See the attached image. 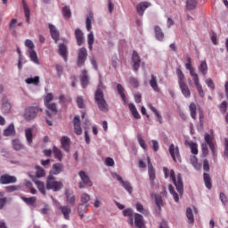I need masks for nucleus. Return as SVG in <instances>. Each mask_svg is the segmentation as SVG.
<instances>
[{
  "instance_id": "nucleus-14",
  "label": "nucleus",
  "mask_w": 228,
  "mask_h": 228,
  "mask_svg": "<svg viewBox=\"0 0 228 228\" xmlns=\"http://www.w3.org/2000/svg\"><path fill=\"white\" fill-rule=\"evenodd\" d=\"M59 209L63 215V218L65 220H70V214L72 213V208L69 205L61 206Z\"/></svg>"
},
{
  "instance_id": "nucleus-39",
  "label": "nucleus",
  "mask_w": 228,
  "mask_h": 228,
  "mask_svg": "<svg viewBox=\"0 0 228 228\" xmlns=\"http://www.w3.org/2000/svg\"><path fill=\"white\" fill-rule=\"evenodd\" d=\"M149 108L154 113V115L157 118L159 124H163V119L161 118V114H159V111H158V110H156V107L152 106V104H149Z\"/></svg>"
},
{
  "instance_id": "nucleus-9",
  "label": "nucleus",
  "mask_w": 228,
  "mask_h": 228,
  "mask_svg": "<svg viewBox=\"0 0 228 228\" xmlns=\"http://www.w3.org/2000/svg\"><path fill=\"white\" fill-rule=\"evenodd\" d=\"M148 161V175L151 181V188H154V180L156 179V170H154V166L151 163V158L147 157Z\"/></svg>"
},
{
  "instance_id": "nucleus-64",
  "label": "nucleus",
  "mask_w": 228,
  "mask_h": 228,
  "mask_svg": "<svg viewBox=\"0 0 228 228\" xmlns=\"http://www.w3.org/2000/svg\"><path fill=\"white\" fill-rule=\"evenodd\" d=\"M224 154L226 158H228V138L224 139Z\"/></svg>"
},
{
  "instance_id": "nucleus-32",
  "label": "nucleus",
  "mask_w": 228,
  "mask_h": 228,
  "mask_svg": "<svg viewBox=\"0 0 228 228\" xmlns=\"http://www.w3.org/2000/svg\"><path fill=\"white\" fill-rule=\"evenodd\" d=\"M21 3H22L25 17H26V22H28V24H29V17L31 15V11H29V7L28 6V3H26L25 0H22Z\"/></svg>"
},
{
  "instance_id": "nucleus-60",
  "label": "nucleus",
  "mask_w": 228,
  "mask_h": 228,
  "mask_svg": "<svg viewBox=\"0 0 228 228\" xmlns=\"http://www.w3.org/2000/svg\"><path fill=\"white\" fill-rule=\"evenodd\" d=\"M25 45L29 49V51L35 50V44H33V41H31L30 39L25 40Z\"/></svg>"
},
{
  "instance_id": "nucleus-61",
  "label": "nucleus",
  "mask_w": 228,
  "mask_h": 228,
  "mask_svg": "<svg viewBox=\"0 0 228 228\" xmlns=\"http://www.w3.org/2000/svg\"><path fill=\"white\" fill-rule=\"evenodd\" d=\"M77 104L80 110H83V108H85V101L83 100V97L78 96L77 98Z\"/></svg>"
},
{
  "instance_id": "nucleus-31",
  "label": "nucleus",
  "mask_w": 228,
  "mask_h": 228,
  "mask_svg": "<svg viewBox=\"0 0 228 228\" xmlns=\"http://www.w3.org/2000/svg\"><path fill=\"white\" fill-rule=\"evenodd\" d=\"M90 208V205L79 204L77 207V213L81 219L85 218V213Z\"/></svg>"
},
{
  "instance_id": "nucleus-40",
  "label": "nucleus",
  "mask_w": 228,
  "mask_h": 228,
  "mask_svg": "<svg viewBox=\"0 0 228 228\" xmlns=\"http://www.w3.org/2000/svg\"><path fill=\"white\" fill-rule=\"evenodd\" d=\"M188 145L191 149V154H194V156H197L199 154V145L197 142H188Z\"/></svg>"
},
{
  "instance_id": "nucleus-35",
  "label": "nucleus",
  "mask_w": 228,
  "mask_h": 228,
  "mask_svg": "<svg viewBox=\"0 0 228 228\" xmlns=\"http://www.w3.org/2000/svg\"><path fill=\"white\" fill-rule=\"evenodd\" d=\"M55 159L61 161L63 159V153H61V150L58 149V147L53 146L52 151Z\"/></svg>"
},
{
  "instance_id": "nucleus-19",
  "label": "nucleus",
  "mask_w": 228,
  "mask_h": 228,
  "mask_svg": "<svg viewBox=\"0 0 228 228\" xmlns=\"http://www.w3.org/2000/svg\"><path fill=\"white\" fill-rule=\"evenodd\" d=\"M21 200L27 204V206H29L30 208H37V197L32 196L30 198H27L24 196H20Z\"/></svg>"
},
{
  "instance_id": "nucleus-63",
  "label": "nucleus",
  "mask_w": 228,
  "mask_h": 228,
  "mask_svg": "<svg viewBox=\"0 0 228 228\" xmlns=\"http://www.w3.org/2000/svg\"><path fill=\"white\" fill-rule=\"evenodd\" d=\"M51 101H53V94L48 93L45 97V105L51 104Z\"/></svg>"
},
{
  "instance_id": "nucleus-42",
  "label": "nucleus",
  "mask_w": 228,
  "mask_h": 228,
  "mask_svg": "<svg viewBox=\"0 0 228 228\" xmlns=\"http://www.w3.org/2000/svg\"><path fill=\"white\" fill-rule=\"evenodd\" d=\"M199 70L203 76H206V74H208V62H206V61H200Z\"/></svg>"
},
{
  "instance_id": "nucleus-16",
  "label": "nucleus",
  "mask_w": 228,
  "mask_h": 228,
  "mask_svg": "<svg viewBox=\"0 0 228 228\" xmlns=\"http://www.w3.org/2000/svg\"><path fill=\"white\" fill-rule=\"evenodd\" d=\"M10 111H12V103H10L6 98H4L2 100V113L4 115H8Z\"/></svg>"
},
{
  "instance_id": "nucleus-22",
  "label": "nucleus",
  "mask_w": 228,
  "mask_h": 228,
  "mask_svg": "<svg viewBox=\"0 0 228 228\" xmlns=\"http://www.w3.org/2000/svg\"><path fill=\"white\" fill-rule=\"evenodd\" d=\"M134 225L136 228H145V223L143 222V216L140 214L134 215Z\"/></svg>"
},
{
  "instance_id": "nucleus-23",
  "label": "nucleus",
  "mask_w": 228,
  "mask_h": 228,
  "mask_svg": "<svg viewBox=\"0 0 228 228\" xmlns=\"http://www.w3.org/2000/svg\"><path fill=\"white\" fill-rule=\"evenodd\" d=\"M62 171H63L62 164L55 163L52 167L50 175H58L59 174H61Z\"/></svg>"
},
{
  "instance_id": "nucleus-49",
  "label": "nucleus",
  "mask_w": 228,
  "mask_h": 228,
  "mask_svg": "<svg viewBox=\"0 0 228 228\" xmlns=\"http://www.w3.org/2000/svg\"><path fill=\"white\" fill-rule=\"evenodd\" d=\"M62 15L64 19H70V17H72V12H70L69 6H64L62 8Z\"/></svg>"
},
{
  "instance_id": "nucleus-4",
  "label": "nucleus",
  "mask_w": 228,
  "mask_h": 228,
  "mask_svg": "<svg viewBox=\"0 0 228 228\" xmlns=\"http://www.w3.org/2000/svg\"><path fill=\"white\" fill-rule=\"evenodd\" d=\"M46 189L53 190V191H60L63 189V183L56 181V177L49 175L46 179Z\"/></svg>"
},
{
  "instance_id": "nucleus-2",
  "label": "nucleus",
  "mask_w": 228,
  "mask_h": 228,
  "mask_svg": "<svg viewBox=\"0 0 228 228\" xmlns=\"http://www.w3.org/2000/svg\"><path fill=\"white\" fill-rule=\"evenodd\" d=\"M170 179L173 181L179 195H183V191H184V185L183 183V175L178 174L175 177V172L174 169L170 170Z\"/></svg>"
},
{
  "instance_id": "nucleus-28",
  "label": "nucleus",
  "mask_w": 228,
  "mask_h": 228,
  "mask_svg": "<svg viewBox=\"0 0 228 228\" xmlns=\"http://www.w3.org/2000/svg\"><path fill=\"white\" fill-rule=\"evenodd\" d=\"M179 86H180L181 92H182L183 96H185L187 98L191 97V92L190 91V87H188L186 83L180 84Z\"/></svg>"
},
{
  "instance_id": "nucleus-55",
  "label": "nucleus",
  "mask_w": 228,
  "mask_h": 228,
  "mask_svg": "<svg viewBox=\"0 0 228 228\" xmlns=\"http://www.w3.org/2000/svg\"><path fill=\"white\" fill-rule=\"evenodd\" d=\"M137 140L142 149H143V151H147V144L145 143V141L143 140V138H142V134H137Z\"/></svg>"
},
{
  "instance_id": "nucleus-58",
  "label": "nucleus",
  "mask_w": 228,
  "mask_h": 228,
  "mask_svg": "<svg viewBox=\"0 0 228 228\" xmlns=\"http://www.w3.org/2000/svg\"><path fill=\"white\" fill-rule=\"evenodd\" d=\"M92 20H94V16L93 15H89V16L86 17V26L87 31H90V29H92Z\"/></svg>"
},
{
  "instance_id": "nucleus-45",
  "label": "nucleus",
  "mask_w": 228,
  "mask_h": 228,
  "mask_svg": "<svg viewBox=\"0 0 228 228\" xmlns=\"http://www.w3.org/2000/svg\"><path fill=\"white\" fill-rule=\"evenodd\" d=\"M27 85H36L38 86L40 83V77H28L25 80Z\"/></svg>"
},
{
  "instance_id": "nucleus-37",
  "label": "nucleus",
  "mask_w": 228,
  "mask_h": 228,
  "mask_svg": "<svg viewBox=\"0 0 228 228\" xmlns=\"http://www.w3.org/2000/svg\"><path fill=\"white\" fill-rule=\"evenodd\" d=\"M154 31H155L156 38L161 42V40L165 38V34L163 33V30H161V28L159 26H155Z\"/></svg>"
},
{
  "instance_id": "nucleus-59",
  "label": "nucleus",
  "mask_w": 228,
  "mask_h": 228,
  "mask_svg": "<svg viewBox=\"0 0 228 228\" xmlns=\"http://www.w3.org/2000/svg\"><path fill=\"white\" fill-rule=\"evenodd\" d=\"M191 76L192 77L193 82L197 83L200 81L199 75L195 73V69L192 68V69H189Z\"/></svg>"
},
{
  "instance_id": "nucleus-10",
  "label": "nucleus",
  "mask_w": 228,
  "mask_h": 228,
  "mask_svg": "<svg viewBox=\"0 0 228 228\" xmlns=\"http://www.w3.org/2000/svg\"><path fill=\"white\" fill-rule=\"evenodd\" d=\"M13 183H17V177L13 175L4 174L0 176V184H13Z\"/></svg>"
},
{
  "instance_id": "nucleus-21",
  "label": "nucleus",
  "mask_w": 228,
  "mask_h": 228,
  "mask_svg": "<svg viewBox=\"0 0 228 228\" xmlns=\"http://www.w3.org/2000/svg\"><path fill=\"white\" fill-rule=\"evenodd\" d=\"M80 81L83 88H86V86L90 85V79L88 78V71H86V69L82 70Z\"/></svg>"
},
{
  "instance_id": "nucleus-30",
  "label": "nucleus",
  "mask_w": 228,
  "mask_h": 228,
  "mask_svg": "<svg viewBox=\"0 0 228 228\" xmlns=\"http://www.w3.org/2000/svg\"><path fill=\"white\" fill-rule=\"evenodd\" d=\"M25 138L28 145L33 144V128H26L25 129Z\"/></svg>"
},
{
  "instance_id": "nucleus-6",
  "label": "nucleus",
  "mask_w": 228,
  "mask_h": 228,
  "mask_svg": "<svg viewBox=\"0 0 228 228\" xmlns=\"http://www.w3.org/2000/svg\"><path fill=\"white\" fill-rule=\"evenodd\" d=\"M86 58H88V52L86 51V48H79L77 58V67H83V65H85V62L86 61Z\"/></svg>"
},
{
  "instance_id": "nucleus-11",
  "label": "nucleus",
  "mask_w": 228,
  "mask_h": 228,
  "mask_svg": "<svg viewBox=\"0 0 228 228\" xmlns=\"http://www.w3.org/2000/svg\"><path fill=\"white\" fill-rule=\"evenodd\" d=\"M73 126H74L75 134H77V136H80V134H83V128H81V119H79V116L74 117Z\"/></svg>"
},
{
  "instance_id": "nucleus-1",
  "label": "nucleus",
  "mask_w": 228,
  "mask_h": 228,
  "mask_svg": "<svg viewBox=\"0 0 228 228\" xmlns=\"http://www.w3.org/2000/svg\"><path fill=\"white\" fill-rule=\"evenodd\" d=\"M105 88L104 85H102V80H100L94 94V101L98 104L99 110L103 112L108 111V103L104 99V93L102 92Z\"/></svg>"
},
{
  "instance_id": "nucleus-44",
  "label": "nucleus",
  "mask_w": 228,
  "mask_h": 228,
  "mask_svg": "<svg viewBox=\"0 0 228 228\" xmlns=\"http://www.w3.org/2000/svg\"><path fill=\"white\" fill-rule=\"evenodd\" d=\"M168 191L169 193L173 195L175 202H179V194L175 192V189H174V186L172 184L168 185Z\"/></svg>"
},
{
  "instance_id": "nucleus-33",
  "label": "nucleus",
  "mask_w": 228,
  "mask_h": 228,
  "mask_svg": "<svg viewBox=\"0 0 228 228\" xmlns=\"http://www.w3.org/2000/svg\"><path fill=\"white\" fill-rule=\"evenodd\" d=\"M12 149L14 151H22V150H24V144H22V142H20V140H19V139H13L12 141Z\"/></svg>"
},
{
  "instance_id": "nucleus-26",
  "label": "nucleus",
  "mask_w": 228,
  "mask_h": 228,
  "mask_svg": "<svg viewBox=\"0 0 228 228\" xmlns=\"http://www.w3.org/2000/svg\"><path fill=\"white\" fill-rule=\"evenodd\" d=\"M59 53L63 58L64 61H67L69 51L67 50V45H65V44H61L59 45Z\"/></svg>"
},
{
  "instance_id": "nucleus-20",
  "label": "nucleus",
  "mask_w": 228,
  "mask_h": 228,
  "mask_svg": "<svg viewBox=\"0 0 228 228\" xmlns=\"http://www.w3.org/2000/svg\"><path fill=\"white\" fill-rule=\"evenodd\" d=\"M75 37L77 39V45L81 46L83 45V44H85V36L83 34V31H81V29L76 28Z\"/></svg>"
},
{
  "instance_id": "nucleus-43",
  "label": "nucleus",
  "mask_w": 228,
  "mask_h": 228,
  "mask_svg": "<svg viewBox=\"0 0 228 228\" xmlns=\"http://www.w3.org/2000/svg\"><path fill=\"white\" fill-rule=\"evenodd\" d=\"M189 110L191 111V117L195 120L197 118V105L193 102L190 104Z\"/></svg>"
},
{
  "instance_id": "nucleus-57",
  "label": "nucleus",
  "mask_w": 228,
  "mask_h": 228,
  "mask_svg": "<svg viewBox=\"0 0 228 228\" xmlns=\"http://www.w3.org/2000/svg\"><path fill=\"white\" fill-rule=\"evenodd\" d=\"M80 200L82 202L80 204H83L85 206V204H86L87 202H90V196L88 195V193L84 192L80 197Z\"/></svg>"
},
{
  "instance_id": "nucleus-27",
  "label": "nucleus",
  "mask_w": 228,
  "mask_h": 228,
  "mask_svg": "<svg viewBox=\"0 0 228 228\" xmlns=\"http://www.w3.org/2000/svg\"><path fill=\"white\" fill-rule=\"evenodd\" d=\"M150 86H151L154 92H159V87L158 86V77L155 75H151Z\"/></svg>"
},
{
  "instance_id": "nucleus-15",
  "label": "nucleus",
  "mask_w": 228,
  "mask_h": 228,
  "mask_svg": "<svg viewBox=\"0 0 228 228\" xmlns=\"http://www.w3.org/2000/svg\"><path fill=\"white\" fill-rule=\"evenodd\" d=\"M117 180L118 181V183H120L121 186H123V188L129 192V194L133 193V186L131 185V183H129L128 181H124V179H122L120 175L117 176Z\"/></svg>"
},
{
  "instance_id": "nucleus-5",
  "label": "nucleus",
  "mask_w": 228,
  "mask_h": 228,
  "mask_svg": "<svg viewBox=\"0 0 228 228\" xmlns=\"http://www.w3.org/2000/svg\"><path fill=\"white\" fill-rule=\"evenodd\" d=\"M211 134H205V142L206 144L208 145L212 155L214 156V158H216L217 156V151H216V141H215V135H213V131H211Z\"/></svg>"
},
{
  "instance_id": "nucleus-13",
  "label": "nucleus",
  "mask_w": 228,
  "mask_h": 228,
  "mask_svg": "<svg viewBox=\"0 0 228 228\" xmlns=\"http://www.w3.org/2000/svg\"><path fill=\"white\" fill-rule=\"evenodd\" d=\"M48 28L50 29V35L52 38L54 40L55 44H58V40H60V31L54 27L53 24H49Z\"/></svg>"
},
{
  "instance_id": "nucleus-53",
  "label": "nucleus",
  "mask_w": 228,
  "mask_h": 228,
  "mask_svg": "<svg viewBox=\"0 0 228 228\" xmlns=\"http://www.w3.org/2000/svg\"><path fill=\"white\" fill-rule=\"evenodd\" d=\"M28 53L31 61L38 63V55H37V52L35 50H29Z\"/></svg>"
},
{
  "instance_id": "nucleus-41",
  "label": "nucleus",
  "mask_w": 228,
  "mask_h": 228,
  "mask_svg": "<svg viewBox=\"0 0 228 228\" xmlns=\"http://www.w3.org/2000/svg\"><path fill=\"white\" fill-rule=\"evenodd\" d=\"M186 216L188 219V224H193L195 222V218L193 217V210L191 209V208H187Z\"/></svg>"
},
{
  "instance_id": "nucleus-56",
  "label": "nucleus",
  "mask_w": 228,
  "mask_h": 228,
  "mask_svg": "<svg viewBox=\"0 0 228 228\" xmlns=\"http://www.w3.org/2000/svg\"><path fill=\"white\" fill-rule=\"evenodd\" d=\"M155 203L159 209H161V206H163V198L159 194H155Z\"/></svg>"
},
{
  "instance_id": "nucleus-7",
  "label": "nucleus",
  "mask_w": 228,
  "mask_h": 228,
  "mask_svg": "<svg viewBox=\"0 0 228 228\" xmlns=\"http://www.w3.org/2000/svg\"><path fill=\"white\" fill-rule=\"evenodd\" d=\"M78 175L82 181L78 183V188H80V190H82V188H85V185L89 187L94 186V183L90 181V177L88 176V175H86L85 171H80L78 173Z\"/></svg>"
},
{
  "instance_id": "nucleus-24",
  "label": "nucleus",
  "mask_w": 228,
  "mask_h": 228,
  "mask_svg": "<svg viewBox=\"0 0 228 228\" xmlns=\"http://www.w3.org/2000/svg\"><path fill=\"white\" fill-rule=\"evenodd\" d=\"M46 108L52 111V113L49 110H46V115L47 117H49L50 118H52V117L53 115H56L58 113V109L56 108V103H48L45 105Z\"/></svg>"
},
{
  "instance_id": "nucleus-34",
  "label": "nucleus",
  "mask_w": 228,
  "mask_h": 228,
  "mask_svg": "<svg viewBox=\"0 0 228 228\" xmlns=\"http://www.w3.org/2000/svg\"><path fill=\"white\" fill-rule=\"evenodd\" d=\"M128 108L134 118H136L137 120L142 118V117L140 116V113H138V110L136 109V106H134V103H129Z\"/></svg>"
},
{
  "instance_id": "nucleus-25",
  "label": "nucleus",
  "mask_w": 228,
  "mask_h": 228,
  "mask_svg": "<svg viewBox=\"0 0 228 228\" xmlns=\"http://www.w3.org/2000/svg\"><path fill=\"white\" fill-rule=\"evenodd\" d=\"M65 197L68 204H70V206H74V204H76V196L72 194L70 190L67 189L65 191Z\"/></svg>"
},
{
  "instance_id": "nucleus-12",
  "label": "nucleus",
  "mask_w": 228,
  "mask_h": 228,
  "mask_svg": "<svg viewBox=\"0 0 228 228\" xmlns=\"http://www.w3.org/2000/svg\"><path fill=\"white\" fill-rule=\"evenodd\" d=\"M132 61L134 63V70L137 71L138 69H140V65L142 63V59L140 58V55L138 54V52L134 51L132 54Z\"/></svg>"
},
{
  "instance_id": "nucleus-17",
  "label": "nucleus",
  "mask_w": 228,
  "mask_h": 228,
  "mask_svg": "<svg viewBox=\"0 0 228 228\" xmlns=\"http://www.w3.org/2000/svg\"><path fill=\"white\" fill-rule=\"evenodd\" d=\"M61 145L63 151L69 152L70 151V138H69V136L63 135L61 138Z\"/></svg>"
},
{
  "instance_id": "nucleus-47",
  "label": "nucleus",
  "mask_w": 228,
  "mask_h": 228,
  "mask_svg": "<svg viewBox=\"0 0 228 228\" xmlns=\"http://www.w3.org/2000/svg\"><path fill=\"white\" fill-rule=\"evenodd\" d=\"M176 76L178 77V85H183L184 74L183 73V70H181V69H176Z\"/></svg>"
},
{
  "instance_id": "nucleus-8",
  "label": "nucleus",
  "mask_w": 228,
  "mask_h": 228,
  "mask_svg": "<svg viewBox=\"0 0 228 228\" xmlns=\"http://www.w3.org/2000/svg\"><path fill=\"white\" fill-rule=\"evenodd\" d=\"M168 151L175 163H177V161L181 162V152L178 146H175L174 143L170 144Z\"/></svg>"
},
{
  "instance_id": "nucleus-50",
  "label": "nucleus",
  "mask_w": 228,
  "mask_h": 228,
  "mask_svg": "<svg viewBox=\"0 0 228 228\" xmlns=\"http://www.w3.org/2000/svg\"><path fill=\"white\" fill-rule=\"evenodd\" d=\"M117 88H118V94H119V95H120L122 101H123L124 102H126V94L124 93V92H125L124 87L122 86V85L118 84V85H117Z\"/></svg>"
},
{
  "instance_id": "nucleus-51",
  "label": "nucleus",
  "mask_w": 228,
  "mask_h": 228,
  "mask_svg": "<svg viewBox=\"0 0 228 228\" xmlns=\"http://www.w3.org/2000/svg\"><path fill=\"white\" fill-rule=\"evenodd\" d=\"M36 176L37 177H45V170L42 168L40 166H36Z\"/></svg>"
},
{
  "instance_id": "nucleus-62",
  "label": "nucleus",
  "mask_w": 228,
  "mask_h": 228,
  "mask_svg": "<svg viewBox=\"0 0 228 228\" xmlns=\"http://www.w3.org/2000/svg\"><path fill=\"white\" fill-rule=\"evenodd\" d=\"M19 190V185H10L5 187L7 193H12V191H17Z\"/></svg>"
},
{
  "instance_id": "nucleus-29",
  "label": "nucleus",
  "mask_w": 228,
  "mask_h": 228,
  "mask_svg": "<svg viewBox=\"0 0 228 228\" xmlns=\"http://www.w3.org/2000/svg\"><path fill=\"white\" fill-rule=\"evenodd\" d=\"M4 136H15V126L13 123L10 124L9 126L4 130Z\"/></svg>"
},
{
  "instance_id": "nucleus-48",
  "label": "nucleus",
  "mask_w": 228,
  "mask_h": 228,
  "mask_svg": "<svg viewBox=\"0 0 228 228\" xmlns=\"http://www.w3.org/2000/svg\"><path fill=\"white\" fill-rule=\"evenodd\" d=\"M198 3L199 2L197 0H187L186 8L189 10H195V8H197Z\"/></svg>"
},
{
  "instance_id": "nucleus-3",
  "label": "nucleus",
  "mask_w": 228,
  "mask_h": 228,
  "mask_svg": "<svg viewBox=\"0 0 228 228\" xmlns=\"http://www.w3.org/2000/svg\"><path fill=\"white\" fill-rule=\"evenodd\" d=\"M42 111H43L42 108H40L38 106L28 107L25 110V113L23 115V118L27 122H30V120H34V118H37V115H38L39 113H42Z\"/></svg>"
},
{
  "instance_id": "nucleus-54",
  "label": "nucleus",
  "mask_w": 228,
  "mask_h": 228,
  "mask_svg": "<svg viewBox=\"0 0 228 228\" xmlns=\"http://www.w3.org/2000/svg\"><path fill=\"white\" fill-rule=\"evenodd\" d=\"M191 164L192 165V167H194V168H196V170H199V168H200V164H199V159L196 156L191 157Z\"/></svg>"
},
{
  "instance_id": "nucleus-18",
  "label": "nucleus",
  "mask_w": 228,
  "mask_h": 228,
  "mask_svg": "<svg viewBox=\"0 0 228 228\" xmlns=\"http://www.w3.org/2000/svg\"><path fill=\"white\" fill-rule=\"evenodd\" d=\"M149 6H151V3H149V2L139 3L136 5V10H137L138 15H143V13H145V11L147 10V8H149Z\"/></svg>"
},
{
  "instance_id": "nucleus-46",
  "label": "nucleus",
  "mask_w": 228,
  "mask_h": 228,
  "mask_svg": "<svg viewBox=\"0 0 228 228\" xmlns=\"http://www.w3.org/2000/svg\"><path fill=\"white\" fill-rule=\"evenodd\" d=\"M123 215H124V216H128L129 224L131 225H133V209L126 208V209L123 210Z\"/></svg>"
},
{
  "instance_id": "nucleus-52",
  "label": "nucleus",
  "mask_w": 228,
  "mask_h": 228,
  "mask_svg": "<svg viewBox=\"0 0 228 228\" xmlns=\"http://www.w3.org/2000/svg\"><path fill=\"white\" fill-rule=\"evenodd\" d=\"M194 85L197 88L198 94L200 97H204V89H202V86L200 85V81L199 80L198 82H194Z\"/></svg>"
},
{
  "instance_id": "nucleus-38",
  "label": "nucleus",
  "mask_w": 228,
  "mask_h": 228,
  "mask_svg": "<svg viewBox=\"0 0 228 228\" xmlns=\"http://www.w3.org/2000/svg\"><path fill=\"white\" fill-rule=\"evenodd\" d=\"M34 183H35L37 190H39L40 193H42V195H46L45 183H44V182L35 181V180H34Z\"/></svg>"
},
{
  "instance_id": "nucleus-36",
  "label": "nucleus",
  "mask_w": 228,
  "mask_h": 228,
  "mask_svg": "<svg viewBox=\"0 0 228 228\" xmlns=\"http://www.w3.org/2000/svg\"><path fill=\"white\" fill-rule=\"evenodd\" d=\"M203 179L206 188H208V190H211V188H213V183H211V176L209 174L204 173Z\"/></svg>"
}]
</instances>
